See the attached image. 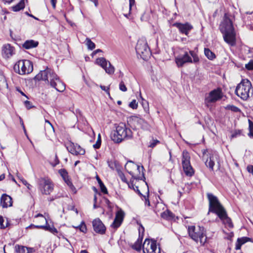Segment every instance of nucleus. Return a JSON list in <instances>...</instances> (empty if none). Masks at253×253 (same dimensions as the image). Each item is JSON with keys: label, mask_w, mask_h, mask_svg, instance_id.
I'll use <instances>...</instances> for the list:
<instances>
[{"label": "nucleus", "mask_w": 253, "mask_h": 253, "mask_svg": "<svg viewBox=\"0 0 253 253\" xmlns=\"http://www.w3.org/2000/svg\"><path fill=\"white\" fill-rule=\"evenodd\" d=\"M207 197L209 201L208 214L210 212L215 213L226 226L232 228L233 224L231 219L228 217L225 209L220 203L217 198L211 193H208Z\"/></svg>", "instance_id": "obj_1"}, {"label": "nucleus", "mask_w": 253, "mask_h": 253, "mask_svg": "<svg viewBox=\"0 0 253 253\" xmlns=\"http://www.w3.org/2000/svg\"><path fill=\"white\" fill-rule=\"evenodd\" d=\"M231 18V15L225 13L223 20L220 24L219 29L223 35L225 42L231 45H233L235 43V32Z\"/></svg>", "instance_id": "obj_2"}, {"label": "nucleus", "mask_w": 253, "mask_h": 253, "mask_svg": "<svg viewBox=\"0 0 253 253\" xmlns=\"http://www.w3.org/2000/svg\"><path fill=\"white\" fill-rule=\"evenodd\" d=\"M110 137L114 142L120 143L125 139L131 138L132 133L125 124L121 123L116 127V130L111 132Z\"/></svg>", "instance_id": "obj_3"}, {"label": "nucleus", "mask_w": 253, "mask_h": 253, "mask_svg": "<svg viewBox=\"0 0 253 253\" xmlns=\"http://www.w3.org/2000/svg\"><path fill=\"white\" fill-rule=\"evenodd\" d=\"M235 93L243 100H247L253 94L251 82L248 79H242L236 86Z\"/></svg>", "instance_id": "obj_4"}, {"label": "nucleus", "mask_w": 253, "mask_h": 253, "mask_svg": "<svg viewBox=\"0 0 253 253\" xmlns=\"http://www.w3.org/2000/svg\"><path fill=\"white\" fill-rule=\"evenodd\" d=\"M175 61L177 66L181 67L186 63H197L199 59L194 51L190 50L189 52L185 51L183 54H180L176 57Z\"/></svg>", "instance_id": "obj_5"}, {"label": "nucleus", "mask_w": 253, "mask_h": 253, "mask_svg": "<svg viewBox=\"0 0 253 253\" xmlns=\"http://www.w3.org/2000/svg\"><path fill=\"white\" fill-rule=\"evenodd\" d=\"M188 233L190 237L195 241L200 242L201 245H204L206 242L207 237L206 231L203 227L191 226L188 228Z\"/></svg>", "instance_id": "obj_6"}, {"label": "nucleus", "mask_w": 253, "mask_h": 253, "mask_svg": "<svg viewBox=\"0 0 253 253\" xmlns=\"http://www.w3.org/2000/svg\"><path fill=\"white\" fill-rule=\"evenodd\" d=\"M125 169L133 179L142 180L143 178H145L143 172L144 169L143 166L140 167L129 161L126 164Z\"/></svg>", "instance_id": "obj_7"}, {"label": "nucleus", "mask_w": 253, "mask_h": 253, "mask_svg": "<svg viewBox=\"0 0 253 253\" xmlns=\"http://www.w3.org/2000/svg\"><path fill=\"white\" fill-rule=\"evenodd\" d=\"M135 50L137 54L144 60H147L151 55L147 41L143 38L138 40L135 47Z\"/></svg>", "instance_id": "obj_8"}, {"label": "nucleus", "mask_w": 253, "mask_h": 253, "mask_svg": "<svg viewBox=\"0 0 253 253\" xmlns=\"http://www.w3.org/2000/svg\"><path fill=\"white\" fill-rule=\"evenodd\" d=\"M13 69L21 75L29 74L33 70V63L29 60H21L15 64Z\"/></svg>", "instance_id": "obj_9"}, {"label": "nucleus", "mask_w": 253, "mask_h": 253, "mask_svg": "<svg viewBox=\"0 0 253 253\" xmlns=\"http://www.w3.org/2000/svg\"><path fill=\"white\" fill-rule=\"evenodd\" d=\"M57 77V75L52 70L46 68V69L41 71L36 76L35 78L38 81L42 80L46 81L47 83H50L51 85V81L54 82Z\"/></svg>", "instance_id": "obj_10"}, {"label": "nucleus", "mask_w": 253, "mask_h": 253, "mask_svg": "<svg viewBox=\"0 0 253 253\" xmlns=\"http://www.w3.org/2000/svg\"><path fill=\"white\" fill-rule=\"evenodd\" d=\"M222 97V92L220 88L213 89L206 94L205 98V104L209 107L211 104L216 102Z\"/></svg>", "instance_id": "obj_11"}, {"label": "nucleus", "mask_w": 253, "mask_h": 253, "mask_svg": "<svg viewBox=\"0 0 253 253\" xmlns=\"http://www.w3.org/2000/svg\"><path fill=\"white\" fill-rule=\"evenodd\" d=\"M190 156L186 150L182 153V164L183 170L186 175L192 176L194 173V170L190 164Z\"/></svg>", "instance_id": "obj_12"}, {"label": "nucleus", "mask_w": 253, "mask_h": 253, "mask_svg": "<svg viewBox=\"0 0 253 253\" xmlns=\"http://www.w3.org/2000/svg\"><path fill=\"white\" fill-rule=\"evenodd\" d=\"M39 188L42 194L49 195L53 190L54 185L47 178H41L39 181Z\"/></svg>", "instance_id": "obj_13"}, {"label": "nucleus", "mask_w": 253, "mask_h": 253, "mask_svg": "<svg viewBox=\"0 0 253 253\" xmlns=\"http://www.w3.org/2000/svg\"><path fill=\"white\" fill-rule=\"evenodd\" d=\"M144 253H160V248H157L155 241L146 239L142 246Z\"/></svg>", "instance_id": "obj_14"}, {"label": "nucleus", "mask_w": 253, "mask_h": 253, "mask_svg": "<svg viewBox=\"0 0 253 253\" xmlns=\"http://www.w3.org/2000/svg\"><path fill=\"white\" fill-rule=\"evenodd\" d=\"M96 63L103 68L107 74H112L114 73V67L105 58H98L96 59Z\"/></svg>", "instance_id": "obj_15"}, {"label": "nucleus", "mask_w": 253, "mask_h": 253, "mask_svg": "<svg viewBox=\"0 0 253 253\" xmlns=\"http://www.w3.org/2000/svg\"><path fill=\"white\" fill-rule=\"evenodd\" d=\"M66 148L70 153L74 155H83L85 152V150L79 145L72 142H69L67 144Z\"/></svg>", "instance_id": "obj_16"}, {"label": "nucleus", "mask_w": 253, "mask_h": 253, "mask_svg": "<svg viewBox=\"0 0 253 253\" xmlns=\"http://www.w3.org/2000/svg\"><path fill=\"white\" fill-rule=\"evenodd\" d=\"M124 211L122 209H120L116 212L115 218L111 225V227L115 229H116L120 227L124 220Z\"/></svg>", "instance_id": "obj_17"}, {"label": "nucleus", "mask_w": 253, "mask_h": 253, "mask_svg": "<svg viewBox=\"0 0 253 253\" xmlns=\"http://www.w3.org/2000/svg\"><path fill=\"white\" fill-rule=\"evenodd\" d=\"M1 54L4 58H10L15 54L14 47L8 43L4 44L2 47Z\"/></svg>", "instance_id": "obj_18"}, {"label": "nucleus", "mask_w": 253, "mask_h": 253, "mask_svg": "<svg viewBox=\"0 0 253 253\" xmlns=\"http://www.w3.org/2000/svg\"><path fill=\"white\" fill-rule=\"evenodd\" d=\"M173 26L176 27L181 34H185L188 36L189 32L192 29L193 26L187 22L184 24L181 23H175L173 24Z\"/></svg>", "instance_id": "obj_19"}, {"label": "nucleus", "mask_w": 253, "mask_h": 253, "mask_svg": "<svg viewBox=\"0 0 253 253\" xmlns=\"http://www.w3.org/2000/svg\"><path fill=\"white\" fill-rule=\"evenodd\" d=\"M92 226L94 231L96 233L100 234L105 233L106 228L100 219L97 218L93 220Z\"/></svg>", "instance_id": "obj_20"}, {"label": "nucleus", "mask_w": 253, "mask_h": 253, "mask_svg": "<svg viewBox=\"0 0 253 253\" xmlns=\"http://www.w3.org/2000/svg\"><path fill=\"white\" fill-rule=\"evenodd\" d=\"M0 205L3 208H7L12 206V200L10 196L3 194L0 198Z\"/></svg>", "instance_id": "obj_21"}, {"label": "nucleus", "mask_w": 253, "mask_h": 253, "mask_svg": "<svg viewBox=\"0 0 253 253\" xmlns=\"http://www.w3.org/2000/svg\"><path fill=\"white\" fill-rule=\"evenodd\" d=\"M51 86L59 92H63L65 89V84L60 80L58 77L54 82L51 81Z\"/></svg>", "instance_id": "obj_22"}, {"label": "nucleus", "mask_w": 253, "mask_h": 253, "mask_svg": "<svg viewBox=\"0 0 253 253\" xmlns=\"http://www.w3.org/2000/svg\"><path fill=\"white\" fill-rule=\"evenodd\" d=\"M217 155L215 154H212V155H210L209 159H208L205 162V164L207 167H209V169L212 170L213 169V166L214 165V159H217Z\"/></svg>", "instance_id": "obj_23"}, {"label": "nucleus", "mask_w": 253, "mask_h": 253, "mask_svg": "<svg viewBox=\"0 0 253 253\" xmlns=\"http://www.w3.org/2000/svg\"><path fill=\"white\" fill-rule=\"evenodd\" d=\"M134 122L143 129H148L149 128L148 124L143 119L136 118Z\"/></svg>", "instance_id": "obj_24"}, {"label": "nucleus", "mask_w": 253, "mask_h": 253, "mask_svg": "<svg viewBox=\"0 0 253 253\" xmlns=\"http://www.w3.org/2000/svg\"><path fill=\"white\" fill-rule=\"evenodd\" d=\"M38 44V42L31 40L25 41L23 44L22 46L25 49H29L37 47Z\"/></svg>", "instance_id": "obj_25"}, {"label": "nucleus", "mask_w": 253, "mask_h": 253, "mask_svg": "<svg viewBox=\"0 0 253 253\" xmlns=\"http://www.w3.org/2000/svg\"><path fill=\"white\" fill-rule=\"evenodd\" d=\"M15 250L18 253H32L34 251L33 248H27L25 246L16 245Z\"/></svg>", "instance_id": "obj_26"}, {"label": "nucleus", "mask_w": 253, "mask_h": 253, "mask_svg": "<svg viewBox=\"0 0 253 253\" xmlns=\"http://www.w3.org/2000/svg\"><path fill=\"white\" fill-rule=\"evenodd\" d=\"M44 128L45 131V134L48 137H49L48 134H53L54 132V129L53 126L49 121L46 120H45V121Z\"/></svg>", "instance_id": "obj_27"}, {"label": "nucleus", "mask_w": 253, "mask_h": 253, "mask_svg": "<svg viewBox=\"0 0 253 253\" xmlns=\"http://www.w3.org/2000/svg\"><path fill=\"white\" fill-rule=\"evenodd\" d=\"M250 239L249 238L244 237L241 238H238L236 243L235 249L236 250H239L241 249V246L246 243V242L249 241Z\"/></svg>", "instance_id": "obj_28"}, {"label": "nucleus", "mask_w": 253, "mask_h": 253, "mask_svg": "<svg viewBox=\"0 0 253 253\" xmlns=\"http://www.w3.org/2000/svg\"><path fill=\"white\" fill-rule=\"evenodd\" d=\"M35 227L38 229H43L48 230L54 235L58 233L57 230L53 226L36 225Z\"/></svg>", "instance_id": "obj_29"}, {"label": "nucleus", "mask_w": 253, "mask_h": 253, "mask_svg": "<svg viewBox=\"0 0 253 253\" xmlns=\"http://www.w3.org/2000/svg\"><path fill=\"white\" fill-rule=\"evenodd\" d=\"M25 6V0H21L20 1L14 6L11 7L13 11L17 12L24 8Z\"/></svg>", "instance_id": "obj_30"}, {"label": "nucleus", "mask_w": 253, "mask_h": 253, "mask_svg": "<svg viewBox=\"0 0 253 253\" xmlns=\"http://www.w3.org/2000/svg\"><path fill=\"white\" fill-rule=\"evenodd\" d=\"M58 172L66 183L68 181L70 180L69 178L68 172L66 169H60L59 170Z\"/></svg>", "instance_id": "obj_31"}, {"label": "nucleus", "mask_w": 253, "mask_h": 253, "mask_svg": "<svg viewBox=\"0 0 253 253\" xmlns=\"http://www.w3.org/2000/svg\"><path fill=\"white\" fill-rule=\"evenodd\" d=\"M96 178L97 182L99 185L100 188L101 192L102 193H103L104 194H107L108 193L107 189L106 186L104 185V184L102 182V181H101V180L100 179V178L99 177V176L98 175L96 176Z\"/></svg>", "instance_id": "obj_32"}, {"label": "nucleus", "mask_w": 253, "mask_h": 253, "mask_svg": "<svg viewBox=\"0 0 253 253\" xmlns=\"http://www.w3.org/2000/svg\"><path fill=\"white\" fill-rule=\"evenodd\" d=\"M204 53L206 56L210 60H213L215 58V54L209 48H205Z\"/></svg>", "instance_id": "obj_33"}, {"label": "nucleus", "mask_w": 253, "mask_h": 253, "mask_svg": "<svg viewBox=\"0 0 253 253\" xmlns=\"http://www.w3.org/2000/svg\"><path fill=\"white\" fill-rule=\"evenodd\" d=\"M9 224L7 219H6V221H5L4 218L2 216H0V229H4L8 227Z\"/></svg>", "instance_id": "obj_34"}, {"label": "nucleus", "mask_w": 253, "mask_h": 253, "mask_svg": "<svg viewBox=\"0 0 253 253\" xmlns=\"http://www.w3.org/2000/svg\"><path fill=\"white\" fill-rule=\"evenodd\" d=\"M172 213L169 210L164 211L161 214L162 217L167 219H171L172 217Z\"/></svg>", "instance_id": "obj_35"}, {"label": "nucleus", "mask_w": 253, "mask_h": 253, "mask_svg": "<svg viewBox=\"0 0 253 253\" xmlns=\"http://www.w3.org/2000/svg\"><path fill=\"white\" fill-rule=\"evenodd\" d=\"M86 45L87 46L88 49L90 50H92L95 47V44L94 42H93L89 38H86Z\"/></svg>", "instance_id": "obj_36"}, {"label": "nucleus", "mask_w": 253, "mask_h": 253, "mask_svg": "<svg viewBox=\"0 0 253 253\" xmlns=\"http://www.w3.org/2000/svg\"><path fill=\"white\" fill-rule=\"evenodd\" d=\"M141 241L142 238L140 239L139 238L137 241L135 243V244L133 246V248L136 250V251H140L141 248Z\"/></svg>", "instance_id": "obj_37"}, {"label": "nucleus", "mask_w": 253, "mask_h": 253, "mask_svg": "<svg viewBox=\"0 0 253 253\" xmlns=\"http://www.w3.org/2000/svg\"><path fill=\"white\" fill-rule=\"evenodd\" d=\"M117 171L119 176L120 177V178H121L122 181L126 183L127 182L126 178L125 175L124 173L123 172V171L120 169H117Z\"/></svg>", "instance_id": "obj_38"}, {"label": "nucleus", "mask_w": 253, "mask_h": 253, "mask_svg": "<svg viewBox=\"0 0 253 253\" xmlns=\"http://www.w3.org/2000/svg\"><path fill=\"white\" fill-rule=\"evenodd\" d=\"M249 136L253 138V123L250 120H249Z\"/></svg>", "instance_id": "obj_39"}, {"label": "nucleus", "mask_w": 253, "mask_h": 253, "mask_svg": "<svg viewBox=\"0 0 253 253\" xmlns=\"http://www.w3.org/2000/svg\"><path fill=\"white\" fill-rule=\"evenodd\" d=\"M108 166L112 169H116L117 170V169H119V164L116 162H109Z\"/></svg>", "instance_id": "obj_40"}, {"label": "nucleus", "mask_w": 253, "mask_h": 253, "mask_svg": "<svg viewBox=\"0 0 253 253\" xmlns=\"http://www.w3.org/2000/svg\"><path fill=\"white\" fill-rule=\"evenodd\" d=\"M225 109L227 110H231L234 112H238L240 111V109L236 106L234 105H228L226 107Z\"/></svg>", "instance_id": "obj_41"}, {"label": "nucleus", "mask_w": 253, "mask_h": 253, "mask_svg": "<svg viewBox=\"0 0 253 253\" xmlns=\"http://www.w3.org/2000/svg\"><path fill=\"white\" fill-rule=\"evenodd\" d=\"M68 186L69 187L70 190L73 194H76L77 193V190L75 187L73 185L72 182L70 181H68L66 183Z\"/></svg>", "instance_id": "obj_42"}, {"label": "nucleus", "mask_w": 253, "mask_h": 253, "mask_svg": "<svg viewBox=\"0 0 253 253\" xmlns=\"http://www.w3.org/2000/svg\"><path fill=\"white\" fill-rule=\"evenodd\" d=\"M79 230L83 232V233H86L87 231L86 227L85 225V223L84 221H82L81 224L79 225Z\"/></svg>", "instance_id": "obj_43"}, {"label": "nucleus", "mask_w": 253, "mask_h": 253, "mask_svg": "<svg viewBox=\"0 0 253 253\" xmlns=\"http://www.w3.org/2000/svg\"><path fill=\"white\" fill-rule=\"evenodd\" d=\"M129 106L132 109H136L137 107V103L135 100H133L129 104Z\"/></svg>", "instance_id": "obj_44"}, {"label": "nucleus", "mask_w": 253, "mask_h": 253, "mask_svg": "<svg viewBox=\"0 0 253 253\" xmlns=\"http://www.w3.org/2000/svg\"><path fill=\"white\" fill-rule=\"evenodd\" d=\"M119 88L123 91H126L127 90V88L123 81L120 83Z\"/></svg>", "instance_id": "obj_45"}, {"label": "nucleus", "mask_w": 253, "mask_h": 253, "mask_svg": "<svg viewBox=\"0 0 253 253\" xmlns=\"http://www.w3.org/2000/svg\"><path fill=\"white\" fill-rule=\"evenodd\" d=\"M241 134V131L240 130H236L232 134L231 137H236L237 136L240 135Z\"/></svg>", "instance_id": "obj_46"}, {"label": "nucleus", "mask_w": 253, "mask_h": 253, "mask_svg": "<svg viewBox=\"0 0 253 253\" xmlns=\"http://www.w3.org/2000/svg\"><path fill=\"white\" fill-rule=\"evenodd\" d=\"M101 144V140L97 139V141H96L95 144H94L93 145V147L95 149H99L100 147Z\"/></svg>", "instance_id": "obj_47"}, {"label": "nucleus", "mask_w": 253, "mask_h": 253, "mask_svg": "<svg viewBox=\"0 0 253 253\" xmlns=\"http://www.w3.org/2000/svg\"><path fill=\"white\" fill-rule=\"evenodd\" d=\"M246 68L248 70H253V60L251 61L246 64Z\"/></svg>", "instance_id": "obj_48"}, {"label": "nucleus", "mask_w": 253, "mask_h": 253, "mask_svg": "<svg viewBox=\"0 0 253 253\" xmlns=\"http://www.w3.org/2000/svg\"><path fill=\"white\" fill-rule=\"evenodd\" d=\"M159 143H160V141L158 140H154L152 142H150L149 146L150 147L153 148Z\"/></svg>", "instance_id": "obj_49"}, {"label": "nucleus", "mask_w": 253, "mask_h": 253, "mask_svg": "<svg viewBox=\"0 0 253 253\" xmlns=\"http://www.w3.org/2000/svg\"><path fill=\"white\" fill-rule=\"evenodd\" d=\"M100 87L102 90L106 91V92L107 93V94L110 96V92H109V87H107V86L102 85H101L100 86Z\"/></svg>", "instance_id": "obj_50"}, {"label": "nucleus", "mask_w": 253, "mask_h": 253, "mask_svg": "<svg viewBox=\"0 0 253 253\" xmlns=\"http://www.w3.org/2000/svg\"><path fill=\"white\" fill-rule=\"evenodd\" d=\"M24 103H25V105L26 107L28 109H30L31 108H32V107H33L32 105V103H31V102H30L29 101L27 100V101H25Z\"/></svg>", "instance_id": "obj_51"}, {"label": "nucleus", "mask_w": 253, "mask_h": 253, "mask_svg": "<svg viewBox=\"0 0 253 253\" xmlns=\"http://www.w3.org/2000/svg\"><path fill=\"white\" fill-rule=\"evenodd\" d=\"M17 176L18 178L19 179V180L22 182V183L24 185L27 184V181L25 179H24V178L22 176L19 175L18 174H17Z\"/></svg>", "instance_id": "obj_52"}, {"label": "nucleus", "mask_w": 253, "mask_h": 253, "mask_svg": "<svg viewBox=\"0 0 253 253\" xmlns=\"http://www.w3.org/2000/svg\"><path fill=\"white\" fill-rule=\"evenodd\" d=\"M142 106H143L146 112H147L149 110L148 103L146 101H145V102L142 103Z\"/></svg>", "instance_id": "obj_53"}, {"label": "nucleus", "mask_w": 253, "mask_h": 253, "mask_svg": "<svg viewBox=\"0 0 253 253\" xmlns=\"http://www.w3.org/2000/svg\"><path fill=\"white\" fill-rule=\"evenodd\" d=\"M41 217L42 221L45 222V223L47 224V220H46V218L44 217H43V216L42 214L39 213L37 215H36V217Z\"/></svg>", "instance_id": "obj_54"}, {"label": "nucleus", "mask_w": 253, "mask_h": 253, "mask_svg": "<svg viewBox=\"0 0 253 253\" xmlns=\"http://www.w3.org/2000/svg\"><path fill=\"white\" fill-rule=\"evenodd\" d=\"M247 170L248 172L253 174V166L249 165L247 167Z\"/></svg>", "instance_id": "obj_55"}, {"label": "nucleus", "mask_w": 253, "mask_h": 253, "mask_svg": "<svg viewBox=\"0 0 253 253\" xmlns=\"http://www.w3.org/2000/svg\"><path fill=\"white\" fill-rule=\"evenodd\" d=\"M144 198L145 199V205H147L148 206H150V201H149L148 198H146L145 196H144Z\"/></svg>", "instance_id": "obj_56"}, {"label": "nucleus", "mask_w": 253, "mask_h": 253, "mask_svg": "<svg viewBox=\"0 0 253 253\" xmlns=\"http://www.w3.org/2000/svg\"><path fill=\"white\" fill-rule=\"evenodd\" d=\"M56 0H51V3L53 8L56 7Z\"/></svg>", "instance_id": "obj_57"}, {"label": "nucleus", "mask_w": 253, "mask_h": 253, "mask_svg": "<svg viewBox=\"0 0 253 253\" xmlns=\"http://www.w3.org/2000/svg\"><path fill=\"white\" fill-rule=\"evenodd\" d=\"M20 123L23 127V128L24 129V131L25 132V133H26V129H25V126L24 125V123H23V121L22 120V119L20 118Z\"/></svg>", "instance_id": "obj_58"}, {"label": "nucleus", "mask_w": 253, "mask_h": 253, "mask_svg": "<svg viewBox=\"0 0 253 253\" xmlns=\"http://www.w3.org/2000/svg\"><path fill=\"white\" fill-rule=\"evenodd\" d=\"M101 51H102V50H101V49H97V50H95V51H94L93 52V53H92V55H94V54H96L97 53H98V52H101Z\"/></svg>", "instance_id": "obj_59"}, {"label": "nucleus", "mask_w": 253, "mask_h": 253, "mask_svg": "<svg viewBox=\"0 0 253 253\" xmlns=\"http://www.w3.org/2000/svg\"><path fill=\"white\" fill-rule=\"evenodd\" d=\"M135 0L129 1V9H131L132 5L134 4Z\"/></svg>", "instance_id": "obj_60"}, {"label": "nucleus", "mask_w": 253, "mask_h": 253, "mask_svg": "<svg viewBox=\"0 0 253 253\" xmlns=\"http://www.w3.org/2000/svg\"><path fill=\"white\" fill-rule=\"evenodd\" d=\"M9 176L11 178V179L13 181L17 183V182L16 181L15 178L10 173H9Z\"/></svg>", "instance_id": "obj_61"}, {"label": "nucleus", "mask_w": 253, "mask_h": 253, "mask_svg": "<svg viewBox=\"0 0 253 253\" xmlns=\"http://www.w3.org/2000/svg\"><path fill=\"white\" fill-rule=\"evenodd\" d=\"M26 14L27 15H28V16L31 17H33L34 18V19H36V20H38V19L37 18H36V17H35L34 15H32V14H29V13H28L27 12H26Z\"/></svg>", "instance_id": "obj_62"}, {"label": "nucleus", "mask_w": 253, "mask_h": 253, "mask_svg": "<svg viewBox=\"0 0 253 253\" xmlns=\"http://www.w3.org/2000/svg\"><path fill=\"white\" fill-rule=\"evenodd\" d=\"M24 185L27 187V188L28 189H29V190L31 189L32 186L30 184H29L28 182H27V184H24Z\"/></svg>", "instance_id": "obj_63"}, {"label": "nucleus", "mask_w": 253, "mask_h": 253, "mask_svg": "<svg viewBox=\"0 0 253 253\" xmlns=\"http://www.w3.org/2000/svg\"><path fill=\"white\" fill-rule=\"evenodd\" d=\"M5 178V175L4 174H2L0 175V181H1Z\"/></svg>", "instance_id": "obj_64"}]
</instances>
